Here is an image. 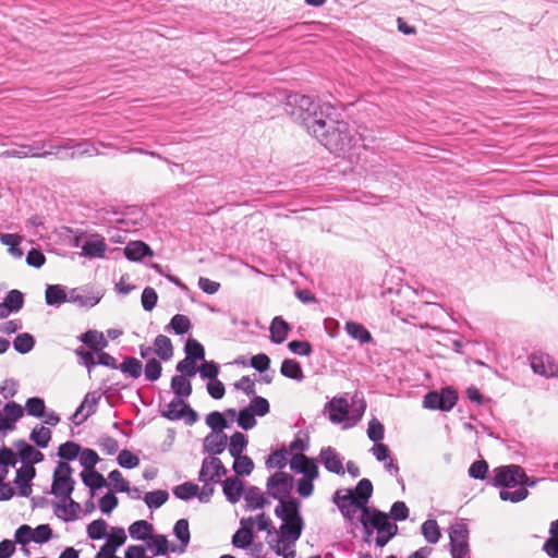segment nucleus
<instances>
[{"instance_id":"nucleus-1","label":"nucleus","mask_w":558,"mask_h":558,"mask_svg":"<svg viewBox=\"0 0 558 558\" xmlns=\"http://www.w3.org/2000/svg\"><path fill=\"white\" fill-rule=\"evenodd\" d=\"M284 111L313 136L316 128L335 114V107L311 96L292 94L287 97Z\"/></svg>"},{"instance_id":"nucleus-2","label":"nucleus","mask_w":558,"mask_h":558,"mask_svg":"<svg viewBox=\"0 0 558 558\" xmlns=\"http://www.w3.org/2000/svg\"><path fill=\"white\" fill-rule=\"evenodd\" d=\"M313 136L337 156H350L361 140L354 128L343 120H335L333 116L316 128Z\"/></svg>"},{"instance_id":"nucleus-3","label":"nucleus","mask_w":558,"mask_h":558,"mask_svg":"<svg viewBox=\"0 0 558 558\" xmlns=\"http://www.w3.org/2000/svg\"><path fill=\"white\" fill-rule=\"evenodd\" d=\"M488 483L501 488L499 497L504 501L520 502L523 500V473L519 465H501L493 470Z\"/></svg>"},{"instance_id":"nucleus-4","label":"nucleus","mask_w":558,"mask_h":558,"mask_svg":"<svg viewBox=\"0 0 558 558\" xmlns=\"http://www.w3.org/2000/svg\"><path fill=\"white\" fill-rule=\"evenodd\" d=\"M275 514L282 520L280 526V537L282 541L294 544L301 536L304 521L300 513V504L295 499L279 504L275 509Z\"/></svg>"},{"instance_id":"nucleus-5","label":"nucleus","mask_w":558,"mask_h":558,"mask_svg":"<svg viewBox=\"0 0 558 558\" xmlns=\"http://www.w3.org/2000/svg\"><path fill=\"white\" fill-rule=\"evenodd\" d=\"M360 522L366 532L369 533L371 530L377 531L376 543L379 546L386 545L398 530V526L389 521V517L386 513L373 508L363 509Z\"/></svg>"},{"instance_id":"nucleus-6","label":"nucleus","mask_w":558,"mask_h":558,"mask_svg":"<svg viewBox=\"0 0 558 558\" xmlns=\"http://www.w3.org/2000/svg\"><path fill=\"white\" fill-rule=\"evenodd\" d=\"M72 468L66 462H59L53 472L51 494L57 498H69L74 490L75 481L72 478Z\"/></svg>"},{"instance_id":"nucleus-7","label":"nucleus","mask_w":558,"mask_h":558,"mask_svg":"<svg viewBox=\"0 0 558 558\" xmlns=\"http://www.w3.org/2000/svg\"><path fill=\"white\" fill-rule=\"evenodd\" d=\"M267 493L274 499L288 502L293 488V476L289 473L278 471L268 477L266 484Z\"/></svg>"},{"instance_id":"nucleus-8","label":"nucleus","mask_w":558,"mask_h":558,"mask_svg":"<svg viewBox=\"0 0 558 558\" xmlns=\"http://www.w3.org/2000/svg\"><path fill=\"white\" fill-rule=\"evenodd\" d=\"M332 500L341 511L342 515L350 521H353L354 519L360 520L363 509L367 508L362 502L354 499V496L349 488L338 489L335 493Z\"/></svg>"},{"instance_id":"nucleus-9","label":"nucleus","mask_w":558,"mask_h":558,"mask_svg":"<svg viewBox=\"0 0 558 558\" xmlns=\"http://www.w3.org/2000/svg\"><path fill=\"white\" fill-rule=\"evenodd\" d=\"M452 558H470L469 529L464 523L453 525L449 533Z\"/></svg>"},{"instance_id":"nucleus-10","label":"nucleus","mask_w":558,"mask_h":558,"mask_svg":"<svg viewBox=\"0 0 558 558\" xmlns=\"http://www.w3.org/2000/svg\"><path fill=\"white\" fill-rule=\"evenodd\" d=\"M458 401V393L451 387L441 389L440 392L430 391L424 397L423 404L427 409L449 411Z\"/></svg>"},{"instance_id":"nucleus-11","label":"nucleus","mask_w":558,"mask_h":558,"mask_svg":"<svg viewBox=\"0 0 558 558\" xmlns=\"http://www.w3.org/2000/svg\"><path fill=\"white\" fill-rule=\"evenodd\" d=\"M532 371L545 378H558V364L555 359L541 350L533 352L530 356Z\"/></svg>"},{"instance_id":"nucleus-12","label":"nucleus","mask_w":558,"mask_h":558,"mask_svg":"<svg viewBox=\"0 0 558 558\" xmlns=\"http://www.w3.org/2000/svg\"><path fill=\"white\" fill-rule=\"evenodd\" d=\"M227 474L221 460L217 457L205 458L202 462V468L198 474L199 482L220 483L221 477Z\"/></svg>"},{"instance_id":"nucleus-13","label":"nucleus","mask_w":558,"mask_h":558,"mask_svg":"<svg viewBox=\"0 0 558 558\" xmlns=\"http://www.w3.org/2000/svg\"><path fill=\"white\" fill-rule=\"evenodd\" d=\"M126 541V534L122 527H112L107 542L100 547L96 558H121L116 556L117 549Z\"/></svg>"},{"instance_id":"nucleus-14","label":"nucleus","mask_w":558,"mask_h":558,"mask_svg":"<svg viewBox=\"0 0 558 558\" xmlns=\"http://www.w3.org/2000/svg\"><path fill=\"white\" fill-rule=\"evenodd\" d=\"M101 396L97 391L88 392L71 420L74 424L80 425L86 421L96 411V405Z\"/></svg>"},{"instance_id":"nucleus-15","label":"nucleus","mask_w":558,"mask_h":558,"mask_svg":"<svg viewBox=\"0 0 558 558\" xmlns=\"http://www.w3.org/2000/svg\"><path fill=\"white\" fill-rule=\"evenodd\" d=\"M36 470L33 465H23L16 471L14 484L17 488L19 495L22 497H29L32 494L31 481L35 477Z\"/></svg>"},{"instance_id":"nucleus-16","label":"nucleus","mask_w":558,"mask_h":558,"mask_svg":"<svg viewBox=\"0 0 558 558\" xmlns=\"http://www.w3.org/2000/svg\"><path fill=\"white\" fill-rule=\"evenodd\" d=\"M45 147L44 142H36L34 145H21L17 148L8 149L2 153L4 157H13V158H46L52 155L51 151H34L35 149H41Z\"/></svg>"},{"instance_id":"nucleus-17","label":"nucleus","mask_w":558,"mask_h":558,"mask_svg":"<svg viewBox=\"0 0 558 558\" xmlns=\"http://www.w3.org/2000/svg\"><path fill=\"white\" fill-rule=\"evenodd\" d=\"M81 505L69 496L61 498L60 502L54 505V514L63 521H73L78 518Z\"/></svg>"},{"instance_id":"nucleus-18","label":"nucleus","mask_w":558,"mask_h":558,"mask_svg":"<svg viewBox=\"0 0 558 558\" xmlns=\"http://www.w3.org/2000/svg\"><path fill=\"white\" fill-rule=\"evenodd\" d=\"M319 458L327 471L338 475L344 474L342 459L332 447L323 448Z\"/></svg>"},{"instance_id":"nucleus-19","label":"nucleus","mask_w":558,"mask_h":558,"mask_svg":"<svg viewBox=\"0 0 558 558\" xmlns=\"http://www.w3.org/2000/svg\"><path fill=\"white\" fill-rule=\"evenodd\" d=\"M228 444V436L223 432H211L204 439L205 452L217 456L225 451Z\"/></svg>"},{"instance_id":"nucleus-20","label":"nucleus","mask_w":558,"mask_h":558,"mask_svg":"<svg viewBox=\"0 0 558 558\" xmlns=\"http://www.w3.org/2000/svg\"><path fill=\"white\" fill-rule=\"evenodd\" d=\"M107 251L105 239L94 235L87 239L82 245V255L88 258H102Z\"/></svg>"},{"instance_id":"nucleus-21","label":"nucleus","mask_w":558,"mask_h":558,"mask_svg":"<svg viewBox=\"0 0 558 558\" xmlns=\"http://www.w3.org/2000/svg\"><path fill=\"white\" fill-rule=\"evenodd\" d=\"M241 525L242 527L238 530L232 537V544L238 548H245L253 541V533L251 531V527L253 525V519H242Z\"/></svg>"},{"instance_id":"nucleus-22","label":"nucleus","mask_w":558,"mask_h":558,"mask_svg":"<svg viewBox=\"0 0 558 558\" xmlns=\"http://www.w3.org/2000/svg\"><path fill=\"white\" fill-rule=\"evenodd\" d=\"M173 534L180 541V546L171 547V551L179 554L184 553L191 538L189 521L186 519L178 520L173 527Z\"/></svg>"},{"instance_id":"nucleus-23","label":"nucleus","mask_w":558,"mask_h":558,"mask_svg":"<svg viewBox=\"0 0 558 558\" xmlns=\"http://www.w3.org/2000/svg\"><path fill=\"white\" fill-rule=\"evenodd\" d=\"M329 418L332 423H342L349 413V404L344 398H333L328 403Z\"/></svg>"},{"instance_id":"nucleus-24","label":"nucleus","mask_w":558,"mask_h":558,"mask_svg":"<svg viewBox=\"0 0 558 558\" xmlns=\"http://www.w3.org/2000/svg\"><path fill=\"white\" fill-rule=\"evenodd\" d=\"M223 494L226 498L235 504L243 495V484L238 477H228L222 482Z\"/></svg>"},{"instance_id":"nucleus-25","label":"nucleus","mask_w":558,"mask_h":558,"mask_svg":"<svg viewBox=\"0 0 558 558\" xmlns=\"http://www.w3.org/2000/svg\"><path fill=\"white\" fill-rule=\"evenodd\" d=\"M124 255L128 259L137 262L147 255H153L150 247L142 241H133L124 247Z\"/></svg>"},{"instance_id":"nucleus-26","label":"nucleus","mask_w":558,"mask_h":558,"mask_svg":"<svg viewBox=\"0 0 558 558\" xmlns=\"http://www.w3.org/2000/svg\"><path fill=\"white\" fill-rule=\"evenodd\" d=\"M17 448L20 458L23 462L27 463L26 465L39 463L44 459V454L39 450L23 440L17 444Z\"/></svg>"},{"instance_id":"nucleus-27","label":"nucleus","mask_w":558,"mask_h":558,"mask_svg":"<svg viewBox=\"0 0 558 558\" xmlns=\"http://www.w3.org/2000/svg\"><path fill=\"white\" fill-rule=\"evenodd\" d=\"M78 339L94 351H101L108 345V341L102 332L97 330H88L82 333Z\"/></svg>"},{"instance_id":"nucleus-28","label":"nucleus","mask_w":558,"mask_h":558,"mask_svg":"<svg viewBox=\"0 0 558 558\" xmlns=\"http://www.w3.org/2000/svg\"><path fill=\"white\" fill-rule=\"evenodd\" d=\"M549 537L543 545V550L549 558H558V519L549 525Z\"/></svg>"},{"instance_id":"nucleus-29","label":"nucleus","mask_w":558,"mask_h":558,"mask_svg":"<svg viewBox=\"0 0 558 558\" xmlns=\"http://www.w3.org/2000/svg\"><path fill=\"white\" fill-rule=\"evenodd\" d=\"M289 325L282 317L277 316L272 319L270 325V338L275 343H282L288 336Z\"/></svg>"},{"instance_id":"nucleus-30","label":"nucleus","mask_w":558,"mask_h":558,"mask_svg":"<svg viewBox=\"0 0 558 558\" xmlns=\"http://www.w3.org/2000/svg\"><path fill=\"white\" fill-rule=\"evenodd\" d=\"M345 331L351 338L357 340L361 344L372 341L371 332L360 323L347 322Z\"/></svg>"},{"instance_id":"nucleus-31","label":"nucleus","mask_w":558,"mask_h":558,"mask_svg":"<svg viewBox=\"0 0 558 558\" xmlns=\"http://www.w3.org/2000/svg\"><path fill=\"white\" fill-rule=\"evenodd\" d=\"M45 299L48 305L59 306L68 302V293L62 286L52 284L47 287Z\"/></svg>"},{"instance_id":"nucleus-32","label":"nucleus","mask_w":558,"mask_h":558,"mask_svg":"<svg viewBox=\"0 0 558 558\" xmlns=\"http://www.w3.org/2000/svg\"><path fill=\"white\" fill-rule=\"evenodd\" d=\"M154 352L163 361L170 360L173 355L171 340L163 335L157 336L154 341Z\"/></svg>"},{"instance_id":"nucleus-33","label":"nucleus","mask_w":558,"mask_h":558,"mask_svg":"<svg viewBox=\"0 0 558 558\" xmlns=\"http://www.w3.org/2000/svg\"><path fill=\"white\" fill-rule=\"evenodd\" d=\"M244 499L250 510L263 508L268 504L262 490L256 486H252L245 492Z\"/></svg>"},{"instance_id":"nucleus-34","label":"nucleus","mask_w":558,"mask_h":558,"mask_svg":"<svg viewBox=\"0 0 558 558\" xmlns=\"http://www.w3.org/2000/svg\"><path fill=\"white\" fill-rule=\"evenodd\" d=\"M100 301L99 296L83 294L80 289H72L68 294V302L78 304L81 307H93Z\"/></svg>"},{"instance_id":"nucleus-35","label":"nucleus","mask_w":558,"mask_h":558,"mask_svg":"<svg viewBox=\"0 0 558 558\" xmlns=\"http://www.w3.org/2000/svg\"><path fill=\"white\" fill-rule=\"evenodd\" d=\"M130 536L138 541H147L153 533V525L145 520H138L129 526Z\"/></svg>"},{"instance_id":"nucleus-36","label":"nucleus","mask_w":558,"mask_h":558,"mask_svg":"<svg viewBox=\"0 0 558 558\" xmlns=\"http://www.w3.org/2000/svg\"><path fill=\"white\" fill-rule=\"evenodd\" d=\"M52 149H57V150H60V149H74V148H78V155L83 156V155H95L97 154V149L89 143L87 142H83V143H75L73 140H65L63 143L59 144V145H56V146H51Z\"/></svg>"},{"instance_id":"nucleus-37","label":"nucleus","mask_w":558,"mask_h":558,"mask_svg":"<svg viewBox=\"0 0 558 558\" xmlns=\"http://www.w3.org/2000/svg\"><path fill=\"white\" fill-rule=\"evenodd\" d=\"M280 373L282 376L298 381H301L304 378L300 363L290 359H286L282 362Z\"/></svg>"},{"instance_id":"nucleus-38","label":"nucleus","mask_w":558,"mask_h":558,"mask_svg":"<svg viewBox=\"0 0 558 558\" xmlns=\"http://www.w3.org/2000/svg\"><path fill=\"white\" fill-rule=\"evenodd\" d=\"M119 369L131 378H138L143 372V364L136 357H125L124 361L119 365Z\"/></svg>"},{"instance_id":"nucleus-39","label":"nucleus","mask_w":558,"mask_h":558,"mask_svg":"<svg viewBox=\"0 0 558 558\" xmlns=\"http://www.w3.org/2000/svg\"><path fill=\"white\" fill-rule=\"evenodd\" d=\"M171 388L177 395V398L189 397L192 393V385L190 380L183 375H175L171 379Z\"/></svg>"},{"instance_id":"nucleus-40","label":"nucleus","mask_w":558,"mask_h":558,"mask_svg":"<svg viewBox=\"0 0 558 558\" xmlns=\"http://www.w3.org/2000/svg\"><path fill=\"white\" fill-rule=\"evenodd\" d=\"M354 499L362 502L364 506L368 502V499L371 498L373 494V484L367 478H362L356 487L354 489H351Z\"/></svg>"},{"instance_id":"nucleus-41","label":"nucleus","mask_w":558,"mask_h":558,"mask_svg":"<svg viewBox=\"0 0 558 558\" xmlns=\"http://www.w3.org/2000/svg\"><path fill=\"white\" fill-rule=\"evenodd\" d=\"M83 483L88 486L92 490L99 489L107 486L105 477L94 470L83 471L81 473Z\"/></svg>"},{"instance_id":"nucleus-42","label":"nucleus","mask_w":558,"mask_h":558,"mask_svg":"<svg viewBox=\"0 0 558 558\" xmlns=\"http://www.w3.org/2000/svg\"><path fill=\"white\" fill-rule=\"evenodd\" d=\"M421 532L429 544H436L441 536L438 523L434 519L426 520L422 524Z\"/></svg>"},{"instance_id":"nucleus-43","label":"nucleus","mask_w":558,"mask_h":558,"mask_svg":"<svg viewBox=\"0 0 558 558\" xmlns=\"http://www.w3.org/2000/svg\"><path fill=\"white\" fill-rule=\"evenodd\" d=\"M186 403L181 398H174L167 404V409L162 411V415L171 421L183 418V411Z\"/></svg>"},{"instance_id":"nucleus-44","label":"nucleus","mask_w":558,"mask_h":558,"mask_svg":"<svg viewBox=\"0 0 558 558\" xmlns=\"http://www.w3.org/2000/svg\"><path fill=\"white\" fill-rule=\"evenodd\" d=\"M148 539V547L153 550L155 556L166 555L168 551H171L169 542L165 535L151 534Z\"/></svg>"},{"instance_id":"nucleus-45","label":"nucleus","mask_w":558,"mask_h":558,"mask_svg":"<svg viewBox=\"0 0 558 558\" xmlns=\"http://www.w3.org/2000/svg\"><path fill=\"white\" fill-rule=\"evenodd\" d=\"M168 498L169 494L167 490L158 489L147 493L144 497V501L149 509H157L165 505Z\"/></svg>"},{"instance_id":"nucleus-46","label":"nucleus","mask_w":558,"mask_h":558,"mask_svg":"<svg viewBox=\"0 0 558 558\" xmlns=\"http://www.w3.org/2000/svg\"><path fill=\"white\" fill-rule=\"evenodd\" d=\"M0 241L3 245L9 246V252L12 256L20 258L23 255V251L19 247L22 238L17 234L4 233L0 235Z\"/></svg>"},{"instance_id":"nucleus-47","label":"nucleus","mask_w":558,"mask_h":558,"mask_svg":"<svg viewBox=\"0 0 558 558\" xmlns=\"http://www.w3.org/2000/svg\"><path fill=\"white\" fill-rule=\"evenodd\" d=\"M198 490L199 487L196 484L192 482H185L173 488V495L181 500H189L193 497H196Z\"/></svg>"},{"instance_id":"nucleus-48","label":"nucleus","mask_w":558,"mask_h":558,"mask_svg":"<svg viewBox=\"0 0 558 558\" xmlns=\"http://www.w3.org/2000/svg\"><path fill=\"white\" fill-rule=\"evenodd\" d=\"M247 446V439L244 434L235 432L230 437L229 453L231 457L241 456Z\"/></svg>"},{"instance_id":"nucleus-49","label":"nucleus","mask_w":558,"mask_h":558,"mask_svg":"<svg viewBox=\"0 0 558 558\" xmlns=\"http://www.w3.org/2000/svg\"><path fill=\"white\" fill-rule=\"evenodd\" d=\"M233 471L241 476L250 475L254 469L253 460L247 456L233 457Z\"/></svg>"},{"instance_id":"nucleus-50","label":"nucleus","mask_w":558,"mask_h":558,"mask_svg":"<svg viewBox=\"0 0 558 558\" xmlns=\"http://www.w3.org/2000/svg\"><path fill=\"white\" fill-rule=\"evenodd\" d=\"M166 329H172L177 335H184L191 329V322L187 316L177 314L171 318Z\"/></svg>"},{"instance_id":"nucleus-51","label":"nucleus","mask_w":558,"mask_h":558,"mask_svg":"<svg viewBox=\"0 0 558 558\" xmlns=\"http://www.w3.org/2000/svg\"><path fill=\"white\" fill-rule=\"evenodd\" d=\"M29 438L38 447L46 448L51 439V432L48 427H45L43 425L36 426L32 430Z\"/></svg>"},{"instance_id":"nucleus-52","label":"nucleus","mask_w":558,"mask_h":558,"mask_svg":"<svg viewBox=\"0 0 558 558\" xmlns=\"http://www.w3.org/2000/svg\"><path fill=\"white\" fill-rule=\"evenodd\" d=\"M34 344L33 336L26 332L17 335L13 341L14 349L22 354L28 353L34 348Z\"/></svg>"},{"instance_id":"nucleus-53","label":"nucleus","mask_w":558,"mask_h":558,"mask_svg":"<svg viewBox=\"0 0 558 558\" xmlns=\"http://www.w3.org/2000/svg\"><path fill=\"white\" fill-rule=\"evenodd\" d=\"M247 409H250L254 415L265 416L269 413L270 407L267 399L254 395Z\"/></svg>"},{"instance_id":"nucleus-54","label":"nucleus","mask_w":558,"mask_h":558,"mask_svg":"<svg viewBox=\"0 0 558 558\" xmlns=\"http://www.w3.org/2000/svg\"><path fill=\"white\" fill-rule=\"evenodd\" d=\"M45 402L41 398L33 397L26 400L25 409L28 415L41 417L45 415Z\"/></svg>"},{"instance_id":"nucleus-55","label":"nucleus","mask_w":558,"mask_h":558,"mask_svg":"<svg viewBox=\"0 0 558 558\" xmlns=\"http://www.w3.org/2000/svg\"><path fill=\"white\" fill-rule=\"evenodd\" d=\"M238 425L244 430L252 429L256 426L257 422L255 415L247 408L240 410L238 413Z\"/></svg>"},{"instance_id":"nucleus-56","label":"nucleus","mask_w":558,"mask_h":558,"mask_svg":"<svg viewBox=\"0 0 558 558\" xmlns=\"http://www.w3.org/2000/svg\"><path fill=\"white\" fill-rule=\"evenodd\" d=\"M206 424L213 429V432H222L228 427L226 418L218 411L210 412L206 416Z\"/></svg>"},{"instance_id":"nucleus-57","label":"nucleus","mask_w":558,"mask_h":558,"mask_svg":"<svg viewBox=\"0 0 558 558\" xmlns=\"http://www.w3.org/2000/svg\"><path fill=\"white\" fill-rule=\"evenodd\" d=\"M81 451L80 445L73 441L62 444L58 449V456L64 460H74Z\"/></svg>"},{"instance_id":"nucleus-58","label":"nucleus","mask_w":558,"mask_h":558,"mask_svg":"<svg viewBox=\"0 0 558 558\" xmlns=\"http://www.w3.org/2000/svg\"><path fill=\"white\" fill-rule=\"evenodd\" d=\"M107 523L102 519L94 520L87 526V535L92 539H100L106 535Z\"/></svg>"},{"instance_id":"nucleus-59","label":"nucleus","mask_w":558,"mask_h":558,"mask_svg":"<svg viewBox=\"0 0 558 558\" xmlns=\"http://www.w3.org/2000/svg\"><path fill=\"white\" fill-rule=\"evenodd\" d=\"M117 461L120 466L125 469H134L140 464L138 457L128 449H123L119 452Z\"/></svg>"},{"instance_id":"nucleus-60","label":"nucleus","mask_w":558,"mask_h":558,"mask_svg":"<svg viewBox=\"0 0 558 558\" xmlns=\"http://www.w3.org/2000/svg\"><path fill=\"white\" fill-rule=\"evenodd\" d=\"M186 357L191 360H204L205 350L204 347L196 340L190 339L185 344Z\"/></svg>"},{"instance_id":"nucleus-61","label":"nucleus","mask_w":558,"mask_h":558,"mask_svg":"<svg viewBox=\"0 0 558 558\" xmlns=\"http://www.w3.org/2000/svg\"><path fill=\"white\" fill-rule=\"evenodd\" d=\"M161 371H162V367H161L160 362L157 361L156 359H150L147 361V363L145 365V369H144L145 378L148 381H156L161 376Z\"/></svg>"},{"instance_id":"nucleus-62","label":"nucleus","mask_w":558,"mask_h":558,"mask_svg":"<svg viewBox=\"0 0 558 558\" xmlns=\"http://www.w3.org/2000/svg\"><path fill=\"white\" fill-rule=\"evenodd\" d=\"M80 462L84 466V471L94 470L99 458L93 449H84L80 451Z\"/></svg>"},{"instance_id":"nucleus-63","label":"nucleus","mask_w":558,"mask_h":558,"mask_svg":"<svg viewBox=\"0 0 558 558\" xmlns=\"http://www.w3.org/2000/svg\"><path fill=\"white\" fill-rule=\"evenodd\" d=\"M287 465V457L284 450H276L266 460V466L268 469L282 470Z\"/></svg>"},{"instance_id":"nucleus-64","label":"nucleus","mask_w":558,"mask_h":558,"mask_svg":"<svg viewBox=\"0 0 558 558\" xmlns=\"http://www.w3.org/2000/svg\"><path fill=\"white\" fill-rule=\"evenodd\" d=\"M385 435L384 425L376 418L368 423L367 436L374 442H379Z\"/></svg>"}]
</instances>
